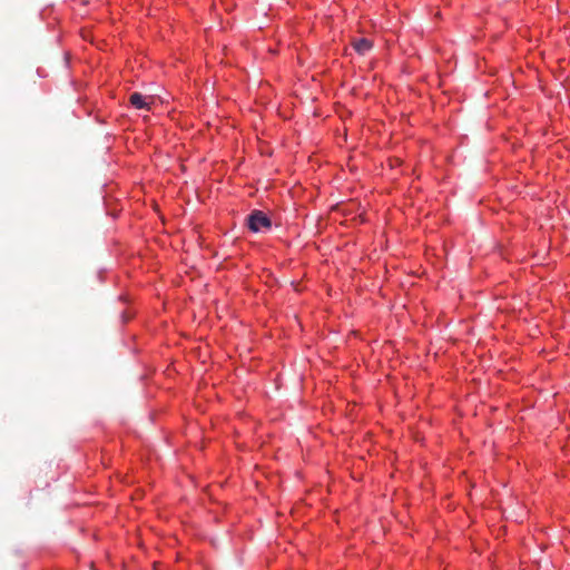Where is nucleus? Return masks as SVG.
Segmentation results:
<instances>
[{"label":"nucleus","instance_id":"f257e3e1","mask_svg":"<svg viewBox=\"0 0 570 570\" xmlns=\"http://www.w3.org/2000/svg\"><path fill=\"white\" fill-rule=\"evenodd\" d=\"M248 227L255 233L264 232L271 227V220L264 213L254 212L248 218Z\"/></svg>","mask_w":570,"mask_h":570},{"label":"nucleus","instance_id":"f03ea898","mask_svg":"<svg viewBox=\"0 0 570 570\" xmlns=\"http://www.w3.org/2000/svg\"><path fill=\"white\" fill-rule=\"evenodd\" d=\"M129 100H130V104L135 108L149 110L150 109V104L153 101V97H146V96H142L141 94H139V92H134L130 96Z\"/></svg>","mask_w":570,"mask_h":570},{"label":"nucleus","instance_id":"7ed1b4c3","mask_svg":"<svg viewBox=\"0 0 570 570\" xmlns=\"http://www.w3.org/2000/svg\"><path fill=\"white\" fill-rule=\"evenodd\" d=\"M353 48L360 55H365L372 49V42L366 38L356 39L353 41Z\"/></svg>","mask_w":570,"mask_h":570}]
</instances>
